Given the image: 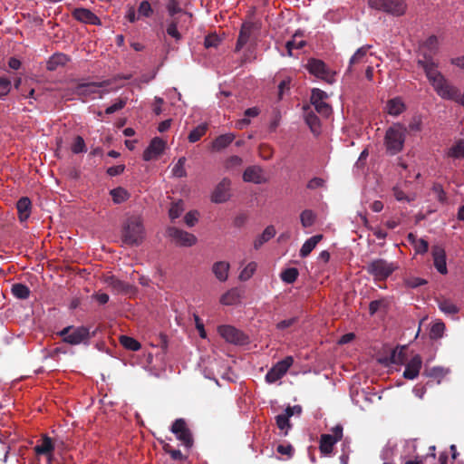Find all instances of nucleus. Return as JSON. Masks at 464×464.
I'll list each match as a JSON object with an SVG mask.
<instances>
[{"instance_id": "f257e3e1", "label": "nucleus", "mask_w": 464, "mask_h": 464, "mask_svg": "<svg viewBox=\"0 0 464 464\" xmlns=\"http://www.w3.org/2000/svg\"><path fill=\"white\" fill-rule=\"evenodd\" d=\"M417 63L419 67L423 69L426 77L438 95L443 99H458L459 97V90L450 84L438 71V63L433 57L425 54L424 58H418Z\"/></svg>"}, {"instance_id": "f03ea898", "label": "nucleus", "mask_w": 464, "mask_h": 464, "mask_svg": "<svg viewBox=\"0 0 464 464\" xmlns=\"http://www.w3.org/2000/svg\"><path fill=\"white\" fill-rule=\"evenodd\" d=\"M406 130V128L400 123L393 124L387 129L384 136V146L389 155L394 156L402 150Z\"/></svg>"}, {"instance_id": "7ed1b4c3", "label": "nucleus", "mask_w": 464, "mask_h": 464, "mask_svg": "<svg viewBox=\"0 0 464 464\" xmlns=\"http://www.w3.org/2000/svg\"><path fill=\"white\" fill-rule=\"evenodd\" d=\"M121 237L123 243L130 246H139L142 242L144 227L140 217L131 216L127 218L122 227Z\"/></svg>"}, {"instance_id": "20e7f679", "label": "nucleus", "mask_w": 464, "mask_h": 464, "mask_svg": "<svg viewBox=\"0 0 464 464\" xmlns=\"http://www.w3.org/2000/svg\"><path fill=\"white\" fill-rule=\"evenodd\" d=\"M365 271L376 281L386 280L396 269V266L385 259L377 258L367 264Z\"/></svg>"}, {"instance_id": "39448f33", "label": "nucleus", "mask_w": 464, "mask_h": 464, "mask_svg": "<svg viewBox=\"0 0 464 464\" xmlns=\"http://www.w3.org/2000/svg\"><path fill=\"white\" fill-rule=\"evenodd\" d=\"M369 5L393 16L403 15L408 7L405 0H369Z\"/></svg>"}, {"instance_id": "423d86ee", "label": "nucleus", "mask_w": 464, "mask_h": 464, "mask_svg": "<svg viewBox=\"0 0 464 464\" xmlns=\"http://www.w3.org/2000/svg\"><path fill=\"white\" fill-rule=\"evenodd\" d=\"M305 69L310 74L319 78L325 82L332 84L334 82V72H333L325 63L320 59L310 58L305 64Z\"/></svg>"}, {"instance_id": "0eeeda50", "label": "nucleus", "mask_w": 464, "mask_h": 464, "mask_svg": "<svg viewBox=\"0 0 464 464\" xmlns=\"http://www.w3.org/2000/svg\"><path fill=\"white\" fill-rule=\"evenodd\" d=\"M331 431L332 434L324 433L320 436L319 450L324 456L330 455L334 445L342 440L343 428L341 424H337L331 429Z\"/></svg>"}, {"instance_id": "6e6552de", "label": "nucleus", "mask_w": 464, "mask_h": 464, "mask_svg": "<svg viewBox=\"0 0 464 464\" xmlns=\"http://www.w3.org/2000/svg\"><path fill=\"white\" fill-rule=\"evenodd\" d=\"M111 83L110 80L99 82H87V83H79L76 85L74 89V93L82 98H88L93 94H99L100 98L102 97L104 93H107V91H100V88L108 86Z\"/></svg>"}, {"instance_id": "1a4fd4ad", "label": "nucleus", "mask_w": 464, "mask_h": 464, "mask_svg": "<svg viewBox=\"0 0 464 464\" xmlns=\"http://www.w3.org/2000/svg\"><path fill=\"white\" fill-rule=\"evenodd\" d=\"M292 356H286L285 359L276 362L266 374V381L268 383H274L280 380L293 365Z\"/></svg>"}, {"instance_id": "9d476101", "label": "nucleus", "mask_w": 464, "mask_h": 464, "mask_svg": "<svg viewBox=\"0 0 464 464\" xmlns=\"http://www.w3.org/2000/svg\"><path fill=\"white\" fill-rule=\"evenodd\" d=\"M170 430L185 447L190 448L193 445L192 434L184 419H177L173 422Z\"/></svg>"}, {"instance_id": "9b49d317", "label": "nucleus", "mask_w": 464, "mask_h": 464, "mask_svg": "<svg viewBox=\"0 0 464 464\" xmlns=\"http://www.w3.org/2000/svg\"><path fill=\"white\" fill-rule=\"evenodd\" d=\"M167 233L172 241H174L178 246H191L197 243V237L193 234L178 227H169Z\"/></svg>"}, {"instance_id": "f8f14e48", "label": "nucleus", "mask_w": 464, "mask_h": 464, "mask_svg": "<svg viewBox=\"0 0 464 464\" xmlns=\"http://www.w3.org/2000/svg\"><path fill=\"white\" fill-rule=\"evenodd\" d=\"M231 198V180L228 178H224L215 187L211 194V201L216 204L227 202Z\"/></svg>"}, {"instance_id": "ddd939ff", "label": "nucleus", "mask_w": 464, "mask_h": 464, "mask_svg": "<svg viewBox=\"0 0 464 464\" xmlns=\"http://www.w3.org/2000/svg\"><path fill=\"white\" fill-rule=\"evenodd\" d=\"M218 332L228 343L244 344L247 342V336L234 326L221 325L218 328Z\"/></svg>"}, {"instance_id": "4468645a", "label": "nucleus", "mask_w": 464, "mask_h": 464, "mask_svg": "<svg viewBox=\"0 0 464 464\" xmlns=\"http://www.w3.org/2000/svg\"><path fill=\"white\" fill-rule=\"evenodd\" d=\"M56 447V441H53L47 435H44L38 444L34 448V450L36 455L46 456L48 463L51 464L53 459V451Z\"/></svg>"}, {"instance_id": "2eb2a0df", "label": "nucleus", "mask_w": 464, "mask_h": 464, "mask_svg": "<svg viewBox=\"0 0 464 464\" xmlns=\"http://www.w3.org/2000/svg\"><path fill=\"white\" fill-rule=\"evenodd\" d=\"M165 147L166 142L162 139L159 137L153 138L143 152V160L150 161L158 159L163 153Z\"/></svg>"}, {"instance_id": "dca6fc26", "label": "nucleus", "mask_w": 464, "mask_h": 464, "mask_svg": "<svg viewBox=\"0 0 464 464\" xmlns=\"http://www.w3.org/2000/svg\"><path fill=\"white\" fill-rule=\"evenodd\" d=\"M258 26L256 23L253 22H245L242 24L238 38L237 41V44L235 47V52H239L250 40V37L255 30H257Z\"/></svg>"}, {"instance_id": "f3484780", "label": "nucleus", "mask_w": 464, "mask_h": 464, "mask_svg": "<svg viewBox=\"0 0 464 464\" xmlns=\"http://www.w3.org/2000/svg\"><path fill=\"white\" fill-rule=\"evenodd\" d=\"M93 335L90 334V329L84 326L73 327L70 336L66 337V343L77 345L86 343Z\"/></svg>"}, {"instance_id": "a211bd4d", "label": "nucleus", "mask_w": 464, "mask_h": 464, "mask_svg": "<svg viewBox=\"0 0 464 464\" xmlns=\"http://www.w3.org/2000/svg\"><path fill=\"white\" fill-rule=\"evenodd\" d=\"M431 255L433 258V265L437 271L441 275H446L448 273V268L445 249L441 246L435 245L431 247Z\"/></svg>"}, {"instance_id": "6ab92c4d", "label": "nucleus", "mask_w": 464, "mask_h": 464, "mask_svg": "<svg viewBox=\"0 0 464 464\" xmlns=\"http://www.w3.org/2000/svg\"><path fill=\"white\" fill-rule=\"evenodd\" d=\"M422 366V359L420 355H414L408 362L405 363L403 377L408 380H414L418 377Z\"/></svg>"}, {"instance_id": "aec40b11", "label": "nucleus", "mask_w": 464, "mask_h": 464, "mask_svg": "<svg viewBox=\"0 0 464 464\" xmlns=\"http://www.w3.org/2000/svg\"><path fill=\"white\" fill-rule=\"evenodd\" d=\"M294 410H298V411H301L302 407L300 405H295L293 407L288 406L285 409V412L284 414H279L276 417V426L281 430H285V435L287 434V430L291 427L289 418L294 415Z\"/></svg>"}, {"instance_id": "412c9836", "label": "nucleus", "mask_w": 464, "mask_h": 464, "mask_svg": "<svg viewBox=\"0 0 464 464\" xmlns=\"http://www.w3.org/2000/svg\"><path fill=\"white\" fill-rule=\"evenodd\" d=\"M72 16L75 20L82 22V23L90 24H100L99 17L94 13H92L91 10L86 9V8L74 9V11L72 12Z\"/></svg>"}, {"instance_id": "4be33fe9", "label": "nucleus", "mask_w": 464, "mask_h": 464, "mask_svg": "<svg viewBox=\"0 0 464 464\" xmlns=\"http://www.w3.org/2000/svg\"><path fill=\"white\" fill-rule=\"evenodd\" d=\"M437 49L438 38L435 35H431L420 45L419 58H424L425 54L433 57L437 52Z\"/></svg>"}, {"instance_id": "5701e85b", "label": "nucleus", "mask_w": 464, "mask_h": 464, "mask_svg": "<svg viewBox=\"0 0 464 464\" xmlns=\"http://www.w3.org/2000/svg\"><path fill=\"white\" fill-rule=\"evenodd\" d=\"M243 179L246 182L261 184L265 181L262 176V169L256 166H251L246 169L243 174Z\"/></svg>"}, {"instance_id": "b1692460", "label": "nucleus", "mask_w": 464, "mask_h": 464, "mask_svg": "<svg viewBox=\"0 0 464 464\" xmlns=\"http://www.w3.org/2000/svg\"><path fill=\"white\" fill-rule=\"evenodd\" d=\"M370 47V45L362 46L354 53L349 61L348 72H352L353 66L366 62Z\"/></svg>"}, {"instance_id": "393cba45", "label": "nucleus", "mask_w": 464, "mask_h": 464, "mask_svg": "<svg viewBox=\"0 0 464 464\" xmlns=\"http://www.w3.org/2000/svg\"><path fill=\"white\" fill-rule=\"evenodd\" d=\"M32 202L27 197L21 198L16 203L18 218L21 222L28 219L31 214Z\"/></svg>"}, {"instance_id": "a878e982", "label": "nucleus", "mask_w": 464, "mask_h": 464, "mask_svg": "<svg viewBox=\"0 0 464 464\" xmlns=\"http://www.w3.org/2000/svg\"><path fill=\"white\" fill-rule=\"evenodd\" d=\"M229 268V263L226 261H218L214 263L212 272L220 282H225L228 277Z\"/></svg>"}, {"instance_id": "bb28decb", "label": "nucleus", "mask_w": 464, "mask_h": 464, "mask_svg": "<svg viewBox=\"0 0 464 464\" xmlns=\"http://www.w3.org/2000/svg\"><path fill=\"white\" fill-rule=\"evenodd\" d=\"M276 233L274 226H267L263 233L255 239L254 248L256 250L259 249L265 243L273 238L276 236Z\"/></svg>"}, {"instance_id": "cd10ccee", "label": "nucleus", "mask_w": 464, "mask_h": 464, "mask_svg": "<svg viewBox=\"0 0 464 464\" xmlns=\"http://www.w3.org/2000/svg\"><path fill=\"white\" fill-rule=\"evenodd\" d=\"M323 235H315L308 238L300 249V256L306 257L314 249L316 245L322 240Z\"/></svg>"}, {"instance_id": "c85d7f7f", "label": "nucleus", "mask_w": 464, "mask_h": 464, "mask_svg": "<svg viewBox=\"0 0 464 464\" xmlns=\"http://www.w3.org/2000/svg\"><path fill=\"white\" fill-rule=\"evenodd\" d=\"M235 135L233 133H227L223 135H219L212 142V149L215 150H221L227 148L232 141L235 140Z\"/></svg>"}, {"instance_id": "c756f323", "label": "nucleus", "mask_w": 464, "mask_h": 464, "mask_svg": "<svg viewBox=\"0 0 464 464\" xmlns=\"http://www.w3.org/2000/svg\"><path fill=\"white\" fill-rule=\"evenodd\" d=\"M68 61L69 58L65 54L55 53L48 60L46 68L48 71H55L59 66L65 65Z\"/></svg>"}, {"instance_id": "7c9ffc66", "label": "nucleus", "mask_w": 464, "mask_h": 464, "mask_svg": "<svg viewBox=\"0 0 464 464\" xmlns=\"http://www.w3.org/2000/svg\"><path fill=\"white\" fill-rule=\"evenodd\" d=\"M107 282L114 290H116L119 293L129 294L132 289L131 285L124 281H121L116 278L115 276H110Z\"/></svg>"}, {"instance_id": "2f4dec72", "label": "nucleus", "mask_w": 464, "mask_h": 464, "mask_svg": "<svg viewBox=\"0 0 464 464\" xmlns=\"http://www.w3.org/2000/svg\"><path fill=\"white\" fill-rule=\"evenodd\" d=\"M437 303L440 310L445 314L453 315L459 312V308L449 299H438Z\"/></svg>"}, {"instance_id": "473e14b6", "label": "nucleus", "mask_w": 464, "mask_h": 464, "mask_svg": "<svg viewBox=\"0 0 464 464\" xmlns=\"http://www.w3.org/2000/svg\"><path fill=\"white\" fill-rule=\"evenodd\" d=\"M304 119L311 131L314 134H319L321 130V124L317 115L314 111H310L305 113Z\"/></svg>"}, {"instance_id": "72a5a7b5", "label": "nucleus", "mask_w": 464, "mask_h": 464, "mask_svg": "<svg viewBox=\"0 0 464 464\" xmlns=\"http://www.w3.org/2000/svg\"><path fill=\"white\" fill-rule=\"evenodd\" d=\"M240 293L237 288H232L221 295L220 303L224 305H232L239 302Z\"/></svg>"}, {"instance_id": "f704fd0d", "label": "nucleus", "mask_w": 464, "mask_h": 464, "mask_svg": "<svg viewBox=\"0 0 464 464\" xmlns=\"http://www.w3.org/2000/svg\"><path fill=\"white\" fill-rule=\"evenodd\" d=\"M405 110V105L400 98H394L387 102L388 113L393 116L400 115Z\"/></svg>"}, {"instance_id": "c9c22d12", "label": "nucleus", "mask_w": 464, "mask_h": 464, "mask_svg": "<svg viewBox=\"0 0 464 464\" xmlns=\"http://www.w3.org/2000/svg\"><path fill=\"white\" fill-rule=\"evenodd\" d=\"M12 294L18 299L24 300L30 296V289L27 285L16 283L11 287Z\"/></svg>"}, {"instance_id": "e433bc0d", "label": "nucleus", "mask_w": 464, "mask_h": 464, "mask_svg": "<svg viewBox=\"0 0 464 464\" xmlns=\"http://www.w3.org/2000/svg\"><path fill=\"white\" fill-rule=\"evenodd\" d=\"M390 361L393 364H405L407 361L406 348L401 347L392 352Z\"/></svg>"}, {"instance_id": "4c0bfd02", "label": "nucleus", "mask_w": 464, "mask_h": 464, "mask_svg": "<svg viewBox=\"0 0 464 464\" xmlns=\"http://www.w3.org/2000/svg\"><path fill=\"white\" fill-rule=\"evenodd\" d=\"M110 194L112 198L113 202L116 204H121L126 201L130 197L128 191L121 187H118L116 188L111 189L110 191Z\"/></svg>"}, {"instance_id": "58836bf2", "label": "nucleus", "mask_w": 464, "mask_h": 464, "mask_svg": "<svg viewBox=\"0 0 464 464\" xmlns=\"http://www.w3.org/2000/svg\"><path fill=\"white\" fill-rule=\"evenodd\" d=\"M120 343L124 348L133 352L139 351L141 347L137 340L127 335H121L120 337Z\"/></svg>"}, {"instance_id": "ea45409f", "label": "nucleus", "mask_w": 464, "mask_h": 464, "mask_svg": "<svg viewBox=\"0 0 464 464\" xmlns=\"http://www.w3.org/2000/svg\"><path fill=\"white\" fill-rule=\"evenodd\" d=\"M448 156L454 159L464 158V140H458L449 150Z\"/></svg>"}, {"instance_id": "a19ab883", "label": "nucleus", "mask_w": 464, "mask_h": 464, "mask_svg": "<svg viewBox=\"0 0 464 464\" xmlns=\"http://www.w3.org/2000/svg\"><path fill=\"white\" fill-rule=\"evenodd\" d=\"M449 372L448 369H445L440 366L433 367L430 370H426L424 374L430 378L438 379V383L440 382V380L444 378Z\"/></svg>"}, {"instance_id": "79ce46f5", "label": "nucleus", "mask_w": 464, "mask_h": 464, "mask_svg": "<svg viewBox=\"0 0 464 464\" xmlns=\"http://www.w3.org/2000/svg\"><path fill=\"white\" fill-rule=\"evenodd\" d=\"M298 276H299L298 269L295 267H290V268L285 269L281 273L280 277L285 283L293 284L294 282H295Z\"/></svg>"}, {"instance_id": "37998d69", "label": "nucleus", "mask_w": 464, "mask_h": 464, "mask_svg": "<svg viewBox=\"0 0 464 464\" xmlns=\"http://www.w3.org/2000/svg\"><path fill=\"white\" fill-rule=\"evenodd\" d=\"M315 214L311 209L304 210L300 215L301 224L304 227H310L314 224Z\"/></svg>"}, {"instance_id": "c03bdc74", "label": "nucleus", "mask_w": 464, "mask_h": 464, "mask_svg": "<svg viewBox=\"0 0 464 464\" xmlns=\"http://www.w3.org/2000/svg\"><path fill=\"white\" fill-rule=\"evenodd\" d=\"M207 129H208L207 125H205V124L197 126L195 129H193L189 132L188 137V141L191 143H194V142L199 140L200 138L205 135Z\"/></svg>"}, {"instance_id": "a18cd8bd", "label": "nucleus", "mask_w": 464, "mask_h": 464, "mask_svg": "<svg viewBox=\"0 0 464 464\" xmlns=\"http://www.w3.org/2000/svg\"><path fill=\"white\" fill-rule=\"evenodd\" d=\"M257 267V265L256 262H250L248 263L246 267L240 272L239 274V280L240 281H247L252 277L254 273L256 272Z\"/></svg>"}, {"instance_id": "49530a36", "label": "nucleus", "mask_w": 464, "mask_h": 464, "mask_svg": "<svg viewBox=\"0 0 464 464\" xmlns=\"http://www.w3.org/2000/svg\"><path fill=\"white\" fill-rule=\"evenodd\" d=\"M186 158L181 157L179 159L178 162L172 168V174L177 178H184L187 176V171L185 169Z\"/></svg>"}, {"instance_id": "de8ad7c7", "label": "nucleus", "mask_w": 464, "mask_h": 464, "mask_svg": "<svg viewBox=\"0 0 464 464\" xmlns=\"http://www.w3.org/2000/svg\"><path fill=\"white\" fill-rule=\"evenodd\" d=\"M162 449L173 460L183 461L187 459L179 450H174L169 443H163Z\"/></svg>"}, {"instance_id": "09e8293b", "label": "nucleus", "mask_w": 464, "mask_h": 464, "mask_svg": "<svg viewBox=\"0 0 464 464\" xmlns=\"http://www.w3.org/2000/svg\"><path fill=\"white\" fill-rule=\"evenodd\" d=\"M298 35L295 34L293 36V39L288 41L285 44V48L287 49L288 54L290 56H293V50L294 49H301L305 45V42L304 40H298Z\"/></svg>"}, {"instance_id": "8fccbe9b", "label": "nucleus", "mask_w": 464, "mask_h": 464, "mask_svg": "<svg viewBox=\"0 0 464 464\" xmlns=\"http://www.w3.org/2000/svg\"><path fill=\"white\" fill-rule=\"evenodd\" d=\"M71 149L74 154L85 152L87 149H86V145H85V142H84V140L82 139V137L77 136L74 139V141L72 144Z\"/></svg>"}, {"instance_id": "3c124183", "label": "nucleus", "mask_w": 464, "mask_h": 464, "mask_svg": "<svg viewBox=\"0 0 464 464\" xmlns=\"http://www.w3.org/2000/svg\"><path fill=\"white\" fill-rule=\"evenodd\" d=\"M183 210V202L181 200L179 202H175L171 205L169 210V216L172 220H174L181 215Z\"/></svg>"}, {"instance_id": "603ef678", "label": "nucleus", "mask_w": 464, "mask_h": 464, "mask_svg": "<svg viewBox=\"0 0 464 464\" xmlns=\"http://www.w3.org/2000/svg\"><path fill=\"white\" fill-rule=\"evenodd\" d=\"M445 324L443 322H436L432 324L430 329V337L432 339L440 338L444 333Z\"/></svg>"}, {"instance_id": "864d4df0", "label": "nucleus", "mask_w": 464, "mask_h": 464, "mask_svg": "<svg viewBox=\"0 0 464 464\" xmlns=\"http://www.w3.org/2000/svg\"><path fill=\"white\" fill-rule=\"evenodd\" d=\"M167 11L169 14V16L175 18V15L177 14H179L182 12L181 7L179 6V3L178 0H169L167 5H166Z\"/></svg>"}, {"instance_id": "5fc2aeb1", "label": "nucleus", "mask_w": 464, "mask_h": 464, "mask_svg": "<svg viewBox=\"0 0 464 464\" xmlns=\"http://www.w3.org/2000/svg\"><path fill=\"white\" fill-rule=\"evenodd\" d=\"M327 98V94L325 92L320 90V89H313L312 90V94H311V103L313 105L318 103V102H324V100Z\"/></svg>"}, {"instance_id": "6e6d98bb", "label": "nucleus", "mask_w": 464, "mask_h": 464, "mask_svg": "<svg viewBox=\"0 0 464 464\" xmlns=\"http://www.w3.org/2000/svg\"><path fill=\"white\" fill-rule=\"evenodd\" d=\"M11 88V81L5 77H0V100L5 97L10 92Z\"/></svg>"}, {"instance_id": "4d7b16f0", "label": "nucleus", "mask_w": 464, "mask_h": 464, "mask_svg": "<svg viewBox=\"0 0 464 464\" xmlns=\"http://www.w3.org/2000/svg\"><path fill=\"white\" fill-rule=\"evenodd\" d=\"M178 20L177 18H173L167 27V34L175 38L176 40H179L181 38L180 34L178 31Z\"/></svg>"}, {"instance_id": "13d9d810", "label": "nucleus", "mask_w": 464, "mask_h": 464, "mask_svg": "<svg viewBox=\"0 0 464 464\" xmlns=\"http://www.w3.org/2000/svg\"><path fill=\"white\" fill-rule=\"evenodd\" d=\"M387 305V302L384 299L373 300L369 304V313L371 315L376 314L381 308H384Z\"/></svg>"}, {"instance_id": "bf43d9fd", "label": "nucleus", "mask_w": 464, "mask_h": 464, "mask_svg": "<svg viewBox=\"0 0 464 464\" xmlns=\"http://www.w3.org/2000/svg\"><path fill=\"white\" fill-rule=\"evenodd\" d=\"M138 13L141 16L150 17L152 14L153 10L151 8L150 4L145 0L140 4V6L138 8Z\"/></svg>"}, {"instance_id": "052dcab7", "label": "nucleus", "mask_w": 464, "mask_h": 464, "mask_svg": "<svg viewBox=\"0 0 464 464\" xmlns=\"http://www.w3.org/2000/svg\"><path fill=\"white\" fill-rule=\"evenodd\" d=\"M243 163V160L240 157L238 156H231L229 157L226 163H225V168L227 169H237L238 167H240Z\"/></svg>"}, {"instance_id": "680f3d73", "label": "nucleus", "mask_w": 464, "mask_h": 464, "mask_svg": "<svg viewBox=\"0 0 464 464\" xmlns=\"http://www.w3.org/2000/svg\"><path fill=\"white\" fill-rule=\"evenodd\" d=\"M220 38L216 34H210L205 37L204 45L206 48L218 47L220 44Z\"/></svg>"}, {"instance_id": "e2e57ef3", "label": "nucleus", "mask_w": 464, "mask_h": 464, "mask_svg": "<svg viewBox=\"0 0 464 464\" xmlns=\"http://www.w3.org/2000/svg\"><path fill=\"white\" fill-rule=\"evenodd\" d=\"M316 112L322 114L324 117H328L332 112L331 106L325 102H318L314 105Z\"/></svg>"}, {"instance_id": "0e129e2a", "label": "nucleus", "mask_w": 464, "mask_h": 464, "mask_svg": "<svg viewBox=\"0 0 464 464\" xmlns=\"http://www.w3.org/2000/svg\"><path fill=\"white\" fill-rule=\"evenodd\" d=\"M413 247L417 254L423 255L426 254L429 250V243L425 239L420 238L419 241H417V243L413 246Z\"/></svg>"}, {"instance_id": "69168bd1", "label": "nucleus", "mask_w": 464, "mask_h": 464, "mask_svg": "<svg viewBox=\"0 0 464 464\" xmlns=\"http://www.w3.org/2000/svg\"><path fill=\"white\" fill-rule=\"evenodd\" d=\"M198 219V211H189L184 217V221L188 227H193Z\"/></svg>"}, {"instance_id": "338daca9", "label": "nucleus", "mask_w": 464, "mask_h": 464, "mask_svg": "<svg viewBox=\"0 0 464 464\" xmlns=\"http://www.w3.org/2000/svg\"><path fill=\"white\" fill-rule=\"evenodd\" d=\"M421 119L419 116H414L409 123V130L418 132L421 130Z\"/></svg>"}, {"instance_id": "774afa93", "label": "nucleus", "mask_w": 464, "mask_h": 464, "mask_svg": "<svg viewBox=\"0 0 464 464\" xmlns=\"http://www.w3.org/2000/svg\"><path fill=\"white\" fill-rule=\"evenodd\" d=\"M432 191L436 194L437 198L440 202L443 203L446 201L447 196L440 184H434L432 187Z\"/></svg>"}]
</instances>
